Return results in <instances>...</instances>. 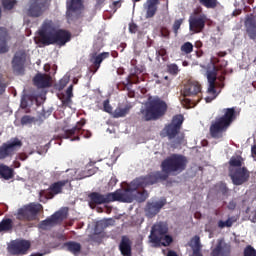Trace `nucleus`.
I'll use <instances>...</instances> for the list:
<instances>
[{"label": "nucleus", "mask_w": 256, "mask_h": 256, "mask_svg": "<svg viewBox=\"0 0 256 256\" xmlns=\"http://www.w3.org/2000/svg\"><path fill=\"white\" fill-rule=\"evenodd\" d=\"M39 43L42 45H59L63 47L71 41V32L58 29L57 24L53 20H44L38 31Z\"/></svg>", "instance_id": "obj_1"}, {"label": "nucleus", "mask_w": 256, "mask_h": 256, "mask_svg": "<svg viewBox=\"0 0 256 256\" xmlns=\"http://www.w3.org/2000/svg\"><path fill=\"white\" fill-rule=\"evenodd\" d=\"M223 113L224 115L216 117L210 125L209 131L213 139H223L224 133H227V129H229L233 121L237 119V112L233 107L225 108Z\"/></svg>", "instance_id": "obj_2"}, {"label": "nucleus", "mask_w": 256, "mask_h": 256, "mask_svg": "<svg viewBox=\"0 0 256 256\" xmlns=\"http://www.w3.org/2000/svg\"><path fill=\"white\" fill-rule=\"evenodd\" d=\"M108 203H113L115 201H120L121 203H133V201H138V203H143L147 201L149 193L147 190L143 189L142 191L136 190L134 187H128L124 192L121 189L116 190L115 192L106 194Z\"/></svg>", "instance_id": "obj_3"}, {"label": "nucleus", "mask_w": 256, "mask_h": 256, "mask_svg": "<svg viewBox=\"0 0 256 256\" xmlns=\"http://www.w3.org/2000/svg\"><path fill=\"white\" fill-rule=\"evenodd\" d=\"M143 121H157L167 113V103L159 97H149L146 109L140 111Z\"/></svg>", "instance_id": "obj_4"}, {"label": "nucleus", "mask_w": 256, "mask_h": 256, "mask_svg": "<svg viewBox=\"0 0 256 256\" xmlns=\"http://www.w3.org/2000/svg\"><path fill=\"white\" fill-rule=\"evenodd\" d=\"M169 227L165 222H159L152 226L149 239L154 247H169L173 243V237L168 235Z\"/></svg>", "instance_id": "obj_5"}, {"label": "nucleus", "mask_w": 256, "mask_h": 256, "mask_svg": "<svg viewBox=\"0 0 256 256\" xmlns=\"http://www.w3.org/2000/svg\"><path fill=\"white\" fill-rule=\"evenodd\" d=\"M161 169L164 175L171 173H183L187 169V157L180 154H172L161 163Z\"/></svg>", "instance_id": "obj_6"}, {"label": "nucleus", "mask_w": 256, "mask_h": 256, "mask_svg": "<svg viewBox=\"0 0 256 256\" xmlns=\"http://www.w3.org/2000/svg\"><path fill=\"white\" fill-rule=\"evenodd\" d=\"M167 179L168 175L164 174V172L154 171L148 173L146 176H141L133 180L131 182V187L138 191V189H145L148 185H155V183H159V181H167Z\"/></svg>", "instance_id": "obj_7"}, {"label": "nucleus", "mask_w": 256, "mask_h": 256, "mask_svg": "<svg viewBox=\"0 0 256 256\" xmlns=\"http://www.w3.org/2000/svg\"><path fill=\"white\" fill-rule=\"evenodd\" d=\"M42 211L43 205L31 202L18 209L16 219H18V221H37Z\"/></svg>", "instance_id": "obj_8"}, {"label": "nucleus", "mask_w": 256, "mask_h": 256, "mask_svg": "<svg viewBox=\"0 0 256 256\" xmlns=\"http://www.w3.org/2000/svg\"><path fill=\"white\" fill-rule=\"evenodd\" d=\"M50 7L51 0H29L25 14L32 19H39L49 11Z\"/></svg>", "instance_id": "obj_9"}, {"label": "nucleus", "mask_w": 256, "mask_h": 256, "mask_svg": "<svg viewBox=\"0 0 256 256\" xmlns=\"http://www.w3.org/2000/svg\"><path fill=\"white\" fill-rule=\"evenodd\" d=\"M50 7L51 0H29L25 14L32 19H39L49 11Z\"/></svg>", "instance_id": "obj_10"}, {"label": "nucleus", "mask_w": 256, "mask_h": 256, "mask_svg": "<svg viewBox=\"0 0 256 256\" xmlns=\"http://www.w3.org/2000/svg\"><path fill=\"white\" fill-rule=\"evenodd\" d=\"M183 115L177 114L173 116L171 123L166 124L165 127L161 131L162 137H167L170 141L171 139H175L181 133V127H183Z\"/></svg>", "instance_id": "obj_11"}, {"label": "nucleus", "mask_w": 256, "mask_h": 256, "mask_svg": "<svg viewBox=\"0 0 256 256\" xmlns=\"http://www.w3.org/2000/svg\"><path fill=\"white\" fill-rule=\"evenodd\" d=\"M207 21H209V18L201 12V9L200 11L194 10L188 20L190 33H203Z\"/></svg>", "instance_id": "obj_12"}, {"label": "nucleus", "mask_w": 256, "mask_h": 256, "mask_svg": "<svg viewBox=\"0 0 256 256\" xmlns=\"http://www.w3.org/2000/svg\"><path fill=\"white\" fill-rule=\"evenodd\" d=\"M23 147V142L19 138H11L8 142L3 143L0 146V161L12 157L16 151H19Z\"/></svg>", "instance_id": "obj_13"}, {"label": "nucleus", "mask_w": 256, "mask_h": 256, "mask_svg": "<svg viewBox=\"0 0 256 256\" xmlns=\"http://www.w3.org/2000/svg\"><path fill=\"white\" fill-rule=\"evenodd\" d=\"M85 9L83 0H70L66 3V17L69 21H75L81 17Z\"/></svg>", "instance_id": "obj_14"}, {"label": "nucleus", "mask_w": 256, "mask_h": 256, "mask_svg": "<svg viewBox=\"0 0 256 256\" xmlns=\"http://www.w3.org/2000/svg\"><path fill=\"white\" fill-rule=\"evenodd\" d=\"M229 177L231 178L233 185L239 186L249 181V178L251 177V173L249 172L247 167L230 168Z\"/></svg>", "instance_id": "obj_15"}, {"label": "nucleus", "mask_w": 256, "mask_h": 256, "mask_svg": "<svg viewBox=\"0 0 256 256\" xmlns=\"http://www.w3.org/2000/svg\"><path fill=\"white\" fill-rule=\"evenodd\" d=\"M66 217H67V212L65 210H59L54 214H52L47 219L42 220L38 224V227L43 231H47V229H50V227H55V225H59V223H63Z\"/></svg>", "instance_id": "obj_16"}, {"label": "nucleus", "mask_w": 256, "mask_h": 256, "mask_svg": "<svg viewBox=\"0 0 256 256\" xmlns=\"http://www.w3.org/2000/svg\"><path fill=\"white\" fill-rule=\"evenodd\" d=\"M29 249H31V242L27 240H16L8 247L10 255H27Z\"/></svg>", "instance_id": "obj_17"}, {"label": "nucleus", "mask_w": 256, "mask_h": 256, "mask_svg": "<svg viewBox=\"0 0 256 256\" xmlns=\"http://www.w3.org/2000/svg\"><path fill=\"white\" fill-rule=\"evenodd\" d=\"M25 61H27V54L24 51L15 53L12 60V68L16 75H23L25 73Z\"/></svg>", "instance_id": "obj_18"}, {"label": "nucleus", "mask_w": 256, "mask_h": 256, "mask_svg": "<svg viewBox=\"0 0 256 256\" xmlns=\"http://www.w3.org/2000/svg\"><path fill=\"white\" fill-rule=\"evenodd\" d=\"M206 75L209 83L207 92L209 93V95H212V97H206L205 101L206 103H211V101H213V99H216L218 95L215 84L217 81V72L210 70L206 72Z\"/></svg>", "instance_id": "obj_19"}, {"label": "nucleus", "mask_w": 256, "mask_h": 256, "mask_svg": "<svg viewBox=\"0 0 256 256\" xmlns=\"http://www.w3.org/2000/svg\"><path fill=\"white\" fill-rule=\"evenodd\" d=\"M165 203H166L165 200H160L156 202H147L145 207L146 217H150V219L155 217V215H157V213H159L161 209L165 207Z\"/></svg>", "instance_id": "obj_20"}, {"label": "nucleus", "mask_w": 256, "mask_h": 256, "mask_svg": "<svg viewBox=\"0 0 256 256\" xmlns=\"http://www.w3.org/2000/svg\"><path fill=\"white\" fill-rule=\"evenodd\" d=\"M109 55H110L109 52L93 54L90 59V62L92 63L91 72L94 74L97 73V71H99L103 61H105V59H109Z\"/></svg>", "instance_id": "obj_21"}, {"label": "nucleus", "mask_w": 256, "mask_h": 256, "mask_svg": "<svg viewBox=\"0 0 256 256\" xmlns=\"http://www.w3.org/2000/svg\"><path fill=\"white\" fill-rule=\"evenodd\" d=\"M87 123L85 118H82L77 122L76 126L71 129L65 130L63 134L60 135L61 139H71L75 135H79L83 131L84 125Z\"/></svg>", "instance_id": "obj_22"}, {"label": "nucleus", "mask_w": 256, "mask_h": 256, "mask_svg": "<svg viewBox=\"0 0 256 256\" xmlns=\"http://www.w3.org/2000/svg\"><path fill=\"white\" fill-rule=\"evenodd\" d=\"M33 83L38 89H47V87H51V76L38 73L33 78Z\"/></svg>", "instance_id": "obj_23"}, {"label": "nucleus", "mask_w": 256, "mask_h": 256, "mask_svg": "<svg viewBox=\"0 0 256 256\" xmlns=\"http://www.w3.org/2000/svg\"><path fill=\"white\" fill-rule=\"evenodd\" d=\"M199 93H201V84L198 82L188 83L182 91L184 97H195Z\"/></svg>", "instance_id": "obj_24"}, {"label": "nucleus", "mask_w": 256, "mask_h": 256, "mask_svg": "<svg viewBox=\"0 0 256 256\" xmlns=\"http://www.w3.org/2000/svg\"><path fill=\"white\" fill-rule=\"evenodd\" d=\"M9 41V31L5 27H0V54L7 53L9 51V46L7 45Z\"/></svg>", "instance_id": "obj_25"}, {"label": "nucleus", "mask_w": 256, "mask_h": 256, "mask_svg": "<svg viewBox=\"0 0 256 256\" xmlns=\"http://www.w3.org/2000/svg\"><path fill=\"white\" fill-rule=\"evenodd\" d=\"M131 245V239H129L127 236H122L119 244V251L123 256H131Z\"/></svg>", "instance_id": "obj_26"}, {"label": "nucleus", "mask_w": 256, "mask_h": 256, "mask_svg": "<svg viewBox=\"0 0 256 256\" xmlns=\"http://www.w3.org/2000/svg\"><path fill=\"white\" fill-rule=\"evenodd\" d=\"M246 31L250 39H256V20L253 17H248L245 21Z\"/></svg>", "instance_id": "obj_27"}, {"label": "nucleus", "mask_w": 256, "mask_h": 256, "mask_svg": "<svg viewBox=\"0 0 256 256\" xmlns=\"http://www.w3.org/2000/svg\"><path fill=\"white\" fill-rule=\"evenodd\" d=\"M89 199L94 205H104L105 203H109L107 199V194H101L98 192H92L89 195Z\"/></svg>", "instance_id": "obj_28"}, {"label": "nucleus", "mask_w": 256, "mask_h": 256, "mask_svg": "<svg viewBox=\"0 0 256 256\" xmlns=\"http://www.w3.org/2000/svg\"><path fill=\"white\" fill-rule=\"evenodd\" d=\"M146 8V19H151V17H155L157 13V5H159V0H148Z\"/></svg>", "instance_id": "obj_29"}, {"label": "nucleus", "mask_w": 256, "mask_h": 256, "mask_svg": "<svg viewBox=\"0 0 256 256\" xmlns=\"http://www.w3.org/2000/svg\"><path fill=\"white\" fill-rule=\"evenodd\" d=\"M69 183V180H61L58 182H54L50 185V191L54 193V195H59L63 191V188Z\"/></svg>", "instance_id": "obj_30"}, {"label": "nucleus", "mask_w": 256, "mask_h": 256, "mask_svg": "<svg viewBox=\"0 0 256 256\" xmlns=\"http://www.w3.org/2000/svg\"><path fill=\"white\" fill-rule=\"evenodd\" d=\"M64 247H66L67 251L73 253V255H77V253H81V244L75 241H68L64 243Z\"/></svg>", "instance_id": "obj_31"}, {"label": "nucleus", "mask_w": 256, "mask_h": 256, "mask_svg": "<svg viewBox=\"0 0 256 256\" xmlns=\"http://www.w3.org/2000/svg\"><path fill=\"white\" fill-rule=\"evenodd\" d=\"M0 176L6 181L13 179V169L5 164H0Z\"/></svg>", "instance_id": "obj_32"}, {"label": "nucleus", "mask_w": 256, "mask_h": 256, "mask_svg": "<svg viewBox=\"0 0 256 256\" xmlns=\"http://www.w3.org/2000/svg\"><path fill=\"white\" fill-rule=\"evenodd\" d=\"M131 105H126L124 108L118 107L113 112L114 119H119L121 117H126L129 115V111H131Z\"/></svg>", "instance_id": "obj_33"}, {"label": "nucleus", "mask_w": 256, "mask_h": 256, "mask_svg": "<svg viewBox=\"0 0 256 256\" xmlns=\"http://www.w3.org/2000/svg\"><path fill=\"white\" fill-rule=\"evenodd\" d=\"M109 227V220H100L96 223L95 228H94V235H101Z\"/></svg>", "instance_id": "obj_34"}, {"label": "nucleus", "mask_w": 256, "mask_h": 256, "mask_svg": "<svg viewBox=\"0 0 256 256\" xmlns=\"http://www.w3.org/2000/svg\"><path fill=\"white\" fill-rule=\"evenodd\" d=\"M139 69L135 68V72H132L127 78H126V85H129L130 87L132 85H137L141 83L139 80V76H137Z\"/></svg>", "instance_id": "obj_35"}, {"label": "nucleus", "mask_w": 256, "mask_h": 256, "mask_svg": "<svg viewBox=\"0 0 256 256\" xmlns=\"http://www.w3.org/2000/svg\"><path fill=\"white\" fill-rule=\"evenodd\" d=\"M232 169H239L243 167V158L241 156H232L229 161Z\"/></svg>", "instance_id": "obj_36"}, {"label": "nucleus", "mask_w": 256, "mask_h": 256, "mask_svg": "<svg viewBox=\"0 0 256 256\" xmlns=\"http://www.w3.org/2000/svg\"><path fill=\"white\" fill-rule=\"evenodd\" d=\"M11 229H13V220H11V218L3 219L0 222V233H2V231H11Z\"/></svg>", "instance_id": "obj_37"}, {"label": "nucleus", "mask_w": 256, "mask_h": 256, "mask_svg": "<svg viewBox=\"0 0 256 256\" xmlns=\"http://www.w3.org/2000/svg\"><path fill=\"white\" fill-rule=\"evenodd\" d=\"M200 5L203 7H206V9H216V7L219 5V2L217 0H198Z\"/></svg>", "instance_id": "obj_38"}, {"label": "nucleus", "mask_w": 256, "mask_h": 256, "mask_svg": "<svg viewBox=\"0 0 256 256\" xmlns=\"http://www.w3.org/2000/svg\"><path fill=\"white\" fill-rule=\"evenodd\" d=\"M189 247H191L192 251L201 249V238L199 236H194L189 243Z\"/></svg>", "instance_id": "obj_39"}, {"label": "nucleus", "mask_w": 256, "mask_h": 256, "mask_svg": "<svg viewBox=\"0 0 256 256\" xmlns=\"http://www.w3.org/2000/svg\"><path fill=\"white\" fill-rule=\"evenodd\" d=\"M237 221L235 217L228 218L226 221L219 220L218 227L219 229H225V227H233V223Z\"/></svg>", "instance_id": "obj_40"}, {"label": "nucleus", "mask_w": 256, "mask_h": 256, "mask_svg": "<svg viewBox=\"0 0 256 256\" xmlns=\"http://www.w3.org/2000/svg\"><path fill=\"white\" fill-rule=\"evenodd\" d=\"M17 5V0H2V7L5 11H11Z\"/></svg>", "instance_id": "obj_41"}, {"label": "nucleus", "mask_w": 256, "mask_h": 256, "mask_svg": "<svg viewBox=\"0 0 256 256\" xmlns=\"http://www.w3.org/2000/svg\"><path fill=\"white\" fill-rule=\"evenodd\" d=\"M180 51L184 53V55H189V53H193V44L191 42H185L181 46Z\"/></svg>", "instance_id": "obj_42"}, {"label": "nucleus", "mask_w": 256, "mask_h": 256, "mask_svg": "<svg viewBox=\"0 0 256 256\" xmlns=\"http://www.w3.org/2000/svg\"><path fill=\"white\" fill-rule=\"evenodd\" d=\"M212 256H225V248L221 243L217 244V246L212 250Z\"/></svg>", "instance_id": "obj_43"}, {"label": "nucleus", "mask_w": 256, "mask_h": 256, "mask_svg": "<svg viewBox=\"0 0 256 256\" xmlns=\"http://www.w3.org/2000/svg\"><path fill=\"white\" fill-rule=\"evenodd\" d=\"M32 123H35V117L30 115H24L21 118V125H32Z\"/></svg>", "instance_id": "obj_44"}, {"label": "nucleus", "mask_w": 256, "mask_h": 256, "mask_svg": "<svg viewBox=\"0 0 256 256\" xmlns=\"http://www.w3.org/2000/svg\"><path fill=\"white\" fill-rule=\"evenodd\" d=\"M243 256H256V250L253 248V246L248 245L245 247Z\"/></svg>", "instance_id": "obj_45"}, {"label": "nucleus", "mask_w": 256, "mask_h": 256, "mask_svg": "<svg viewBox=\"0 0 256 256\" xmlns=\"http://www.w3.org/2000/svg\"><path fill=\"white\" fill-rule=\"evenodd\" d=\"M167 71L170 75H177V73H179V66H177V64H169L167 66Z\"/></svg>", "instance_id": "obj_46"}, {"label": "nucleus", "mask_w": 256, "mask_h": 256, "mask_svg": "<svg viewBox=\"0 0 256 256\" xmlns=\"http://www.w3.org/2000/svg\"><path fill=\"white\" fill-rule=\"evenodd\" d=\"M181 25H183V19H178V20L174 21L172 29H173L175 35H177V33H179V29H181Z\"/></svg>", "instance_id": "obj_47"}, {"label": "nucleus", "mask_w": 256, "mask_h": 256, "mask_svg": "<svg viewBox=\"0 0 256 256\" xmlns=\"http://www.w3.org/2000/svg\"><path fill=\"white\" fill-rule=\"evenodd\" d=\"M103 111H105V113H113V107L109 104V99L104 100Z\"/></svg>", "instance_id": "obj_48"}, {"label": "nucleus", "mask_w": 256, "mask_h": 256, "mask_svg": "<svg viewBox=\"0 0 256 256\" xmlns=\"http://www.w3.org/2000/svg\"><path fill=\"white\" fill-rule=\"evenodd\" d=\"M160 35L164 39H169V37L171 36V31H169V28H167V27H162L160 29Z\"/></svg>", "instance_id": "obj_49"}, {"label": "nucleus", "mask_w": 256, "mask_h": 256, "mask_svg": "<svg viewBox=\"0 0 256 256\" xmlns=\"http://www.w3.org/2000/svg\"><path fill=\"white\" fill-rule=\"evenodd\" d=\"M219 191L222 193V195H227L229 193V188H227V184L220 183L219 184Z\"/></svg>", "instance_id": "obj_50"}, {"label": "nucleus", "mask_w": 256, "mask_h": 256, "mask_svg": "<svg viewBox=\"0 0 256 256\" xmlns=\"http://www.w3.org/2000/svg\"><path fill=\"white\" fill-rule=\"evenodd\" d=\"M6 89H7V84L5 83V80L0 78V95H3Z\"/></svg>", "instance_id": "obj_51"}, {"label": "nucleus", "mask_w": 256, "mask_h": 256, "mask_svg": "<svg viewBox=\"0 0 256 256\" xmlns=\"http://www.w3.org/2000/svg\"><path fill=\"white\" fill-rule=\"evenodd\" d=\"M237 207V202H235V200H231L229 203H228V209L230 211H235Z\"/></svg>", "instance_id": "obj_52"}, {"label": "nucleus", "mask_w": 256, "mask_h": 256, "mask_svg": "<svg viewBox=\"0 0 256 256\" xmlns=\"http://www.w3.org/2000/svg\"><path fill=\"white\" fill-rule=\"evenodd\" d=\"M80 132H81V135H83L85 139H90V137L92 135L91 131H89V130H80Z\"/></svg>", "instance_id": "obj_53"}, {"label": "nucleus", "mask_w": 256, "mask_h": 256, "mask_svg": "<svg viewBox=\"0 0 256 256\" xmlns=\"http://www.w3.org/2000/svg\"><path fill=\"white\" fill-rule=\"evenodd\" d=\"M157 54H158L160 57H166V56H167V49H165V48H160V49L157 51Z\"/></svg>", "instance_id": "obj_54"}, {"label": "nucleus", "mask_w": 256, "mask_h": 256, "mask_svg": "<svg viewBox=\"0 0 256 256\" xmlns=\"http://www.w3.org/2000/svg\"><path fill=\"white\" fill-rule=\"evenodd\" d=\"M112 8L117 11V9L121 8V0H118V1H114L112 3Z\"/></svg>", "instance_id": "obj_55"}, {"label": "nucleus", "mask_w": 256, "mask_h": 256, "mask_svg": "<svg viewBox=\"0 0 256 256\" xmlns=\"http://www.w3.org/2000/svg\"><path fill=\"white\" fill-rule=\"evenodd\" d=\"M129 31H130V33H137V24L131 23L129 25Z\"/></svg>", "instance_id": "obj_56"}, {"label": "nucleus", "mask_w": 256, "mask_h": 256, "mask_svg": "<svg viewBox=\"0 0 256 256\" xmlns=\"http://www.w3.org/2000/svg\"><path fill=\"white\" fill-rule=\"evenodd\" d=\"M67 97L72 98L73 97V85H70L66 90Z\"/></svg>", "instance_id": "obj_57"}, {"label": "nucleus", "mask_w": 256, "mask_h": 256, "mask_svg": "<svg viewBox=\"0 0 256 256\" xmlns=\"http://www.w3.org/2000/svg\"><path fill=\"white\" fill-rule=\"evenodd\" d=\"M28 155L26 153H20L18 154V159H20V161H26V159H28Z\"/></svg>", "instance_id": "obj_58"}, {"label": "nucleus", "mask_w": 256, "mask_h": 256, "mask_svg": "<svg viewBox=\"0 0 256 256\" xmlns=\"http://www.w3.org/2000/svg\"><path fill=\"white\" fill-rule=\"evenodd\" d=\"M71 103V97L67 96L64 100H62V105H69Z\"/></svg>", "instance_id": "obj_59"}, {"label": "nucleus", "mask_w": 256, "mask_h": 256, "mask_svg": "<svg viewBox=\"0 0 256 256\" xmlns=\"http://www.w3.org/2000/svg\"><path fill=\"white\" fill-rule=\"evenodd\" d=\"M192 256H203V254L201 253V249L198 250H192Z\"/></svg>", "instance_id": "obj_60"}, {"label": "nucleus", "mask_w": 256, "mask_h": 256, "mask_svg": "<svg viewBox=\"0 0 256 256\" xmlns=\"http://www.w3.org/2000/svg\"><path fill=\"white\" fill-rule=\"evenodd\" d=\"M167 256H178V255H177V252L175 251H169Z\"/></svg>", "instance_id": "obj_61"}, {"label": "nucleus", "mask_w": 256, "mask_h": 256, "mask_svg": "<svg viewBox=\"0 0 256 256\" xmlns=\"http://www.w3.org/2000/svg\"><path fill=\"white\" fill-rule=\"evenodd\" d=\"M196 47L199 49L203 47V43L201 41L196 42Z\"/></svg>", "instance_id": "obj_62"}, {"label": "nucleus", "mask_w": 256, "mask_h": 256, "mask_svg": "<svg viewBox=\"0 0 256 256\" xmlns=\"http://www.w3.org/2000/svg\"><path fill=\"white\" fill-rule=\"evenodd\" d=\"M81 138L79 136H75L73 138H71V141H80Z\"/></svg>", "instance_id": "obj_63"}, {"label": "nucleus", "mask_w": 256, "mask_h": 256, "mask_svg": "<svg viewBox=\"0 0 256 256\" xmlns=\"http://www.w3.org/2000/svg\"><path fill=\"white\" fill-rule=\"evenodd\" d=\"M218 80L221 81V82L225 81V76L218 77Z\"/></svg>", "instance_id": "obj_64"}]
</instances>
